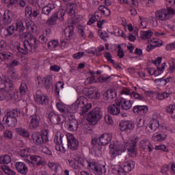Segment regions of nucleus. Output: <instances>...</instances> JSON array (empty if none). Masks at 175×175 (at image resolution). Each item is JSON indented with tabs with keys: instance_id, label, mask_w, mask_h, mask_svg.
Masks as SVG:
<instances>
[{
	"instance_id": "aec40b11",
	"label": "nucleus",
	"mask_w": 175,
	"mask_h": 175,
	"mask_svg": "<svg viewBox=\"0 0 175 175\" xmlns=\"http://www.w3.org/2000/svg\"><path fill=\"white\" fill-rule=\"evenodd\" d=\"M90 171L94 172L95 174L102 175L105 172V169L98 162L93 161V163L90 165Z\"/></svg>"
},
{
	"instance_id": "6e6552de",
	"label": "nucleus",
	"mask_w": 175,
	"mask_h": 175,
	"mask_svg": "<svg viewBox=\"0 0 175 175\" xmlns=\"http://www.w3.org/2000/svg\"><path fill=\"white\" fill-rule=\"evenodd\" d=\"M161 121V115L159 113H154L152 116V120L146 126L145 131L146 133H152L159 128V122Z\"/></svg>"
},
{
	"instance_id": "7ed1b4c3",
	"label": "nucleus",
	"mask_w": 175,
	"mask_h": 175,
	"mask_svg": "<svg viewBox=\"0 0 175 175\" xmlns=\"http://www.w3.org/2000/svg\"><path fill=\"white\" fill-rule=\"evenodd\" d=\"M111 134L104 133L100 136L99 138L94 137L92 139L90 147L94 151L98 150L99 146H107L111 142Z\"/></svg>"
},
{
	"instance_id": "8fccbe9b",
	"label": "nucleus",
	"mask_w": 175,
	"mask_h": 175,
	"mask_svg": "<svg viewBox=\"0 0 175 175\" xmlns=\"http://www.w3.org/2000/svg\"><path fill=\"white\" fill-rule=\"evenodd\" d=\"M40 150L42 152H43L44 154H46V155H52L53 154L51 152V150H50V149H49V148L46 146H41L40 147Z\"/></svg>"
},
{
	"instance_id": "2f4dec72",
	"label": "nucleus",
	"mask_w": 175,
	"mask_h": 175,
	"mask_svg": "<svg viewBox=\"0 0 175 175\" xmlns=\"http://www.w3.org/2000/svg\"><path fill=\"white\" fill-rule=\"evenodd\" d=\"M54 9H55V5L54 3H49L42 8V13L45 16H49L50 13H51V10H54Z\"/></svg>"
},
{
	"instance_id": "0e129e2a",
	"label": "nucleus",
	"mask_w": 175,
	"mask_h": 175,
	"mask_svg": "<svg viewBox=\"0 0 175 175\" xmlns=\"http://www.w3.org/2000/svg\"><path fill=\"white\" fill-rule=\"evenodd\" d=\"M26 27L29 31H33V22L32 21L26 22Z\"/></svg>"
},
{
	"instance_id": "338daca9",
	"label": "nucleus",
	"mask_w": 175,
	"mask_h": 175,
	"mask_svg": "<svg viewBox=\"0 0 175 175\" xmlns=\"http://www.w3.org/2000/svg\"><path fill=\"white\" fill-rule=\"evenodd\" d=\"M32 14V8L27 6L25 8V16L27 17H31Z\"/></svg>"
},
{
	"instance_id": "de8ad7c7",
	"label": "nucleus",
	"mask_w": 175,
	"mask_h": 175,
	"mask_svg": "<svg viewBox=\"0 0 175 175\" xmlns=\"http://www.w3.org/2000/svg\"><path fill=\"white\" fill-rule=\"evenodd\" d=\"M64 89V82H57L55 84V92H57V95H59V92L61 90Z\"/></svg>"
},
{
	"instance_id": "79ce46f5",
	"label": "nucleus",
	"mask_w": 175,
	"mask_h": 175,
	"mask_svg": "<svg viewBox=\"0 0 175 175\" xmlns=\"http://www.w3.org/2000/svg\"><path fill=\"white\" fill-rule=\"evenodd\" d=\"M1 170H3V172H4V173H5V174H8V175H16V172L12 170L9 167H8L7 165H3L1 167Z\"/></svg>"
},
{
	"instance_id": "49530a36",
	"label": "nucleus",
	"mask_w": 175,
	"mask_h": 175,
	"mask_svg": "<svg viewBox=\"0 0 175 175\" xmlns=\"http://www.w3.org/2000/svg\"><path fill=\"white\" fill-rule=\"evenodd\" d=\"M58 44H59V42H58V40H51L48 44L49 49H56V47H58Z\"/></svg>"
},
{
	"instance_id": "39448f33",
	"label": "nucleus",
	"mask_w": 175,
	"mask_h": 175,
	"mask_svg": "<svg viewBox=\"0 0 175 175\" xmlns=\"http://www.w3.org/2000/svg\"><path fill=\"white\" fill-rule=\"evenodd\" d=\"M103 117L102 108L97 107L94 108L88 115L87 120L92 125H96Z\"/></svg>"
},
{
	"instance_id": "774afa93",
	"label": "nucleus",
	"mask_w": 175,
	"mask_h": 175,
	"mask_svg": "<svg viewBox=\"0 0 175 175\" xmlns=\"http://www.w3.org/2000/svg\"><path fill=\"white\" fill-rule=\"evenodd\" d=\"M155 150H161V151H165V152H167V151H169V149H167L165 145L157 146H155Z\"/></svg>"
},
{
	"instance_id": "f257e3e1",
	"label": "nucleus",
	"mask_w": 175,
	"mask_h": 175,
	"mask_svg": "<svg viewBox=\"0 0 175 175\" xmlns=\"http://www.w3.org/2000/svg\"><path fill=\"white\" fill-rule=\"evenodd\" d=\"M92 107V104L88 103L87 98L84 96H80L77 98L75 103H74L71 109L73 111H80L79 114L85 117L86 116L87 111Z\"/></svg>"
},
{
	"instance_id": "c756f323",
	"label": "nucleus",
	"mask_w": 175,
	"mask_h": 175,
	"mask_svg": "<svg viewBox=\"0 0 175 175\" xmlns=\"http://www.w3.org/2000/svg\"><path fill=\"white\" fill-rule=\"evenodd\" d=\"M103 96L105 100H111L117 96V92L113 90H108L103 93Z\"/></svg>"
},
{
	"instance_id": "9b49d317",
	"label": "nucleus",
	"mask_w": 175,
	"mask_h": 175,
	"mask_svg": "<svg viewBox=\"0 0 175 175\" xmlns=\"http://www.w3.org/2000/svg\"><path fill=\"white\" fill-rule=\"evenodd\" d=\"M60 16V17L58 16ZM64 16H65V10H60L59 12H55L52 16L46 21L49 25H55L57 20L59 18L61 21H64Z\"/></svg>"
},
{
	"instance_id": "3c124183",
	"label": "nucleus",
	"mask_w": 175,
	"mask_h": 175,
	"mask_svg": "<svg viewBox=\"0 0 175 175\" xmlns=\"http://www.w3.org/2000/svg\"><path fill=\"white\" fill-rule=\"evenodd\" d=\"M105 122L106 124H108V125H113L114 124V122L113 121V118H111V116L107 114L105 116Z\"/></svg>"
},
{
	"instance_id": "2eb2a0df",
	"label": "nucleus",
	"mask_w": 175,
	"mask_h": 175,
	"mask_svg": "<svg viewBox=\"0 0 175 175\" xmlns=\"http://www.w3.org/2000/svg\"><path fill=\"white\" fill-rule=\"evenodd\" d=\"M68 146L70 150L76 151L79 148V140L72 133L67 134Z\"/></svg>"
},
{
	"instance_id": "09e8293b",
	"label": "nucleus",
	"mask_w": 175,
	"mask_h": 175,
	"mask_svg": "<svg viewBox=\"0 0 175 175\" xmlns=\"http://www.w3.org/2000/svg\"><path fill=\"white\" fill-rule=\"evenodd\" d=\"M54 142L55 146L62 144V135L61 134L59 135L58 134L55 135L54 137Z\"/></svg>"
},
{
	"instance_id": "69168bd1",
	"label": "nucleus",
	"mask_w": 175,
	"mask_h": 175,
	"mask_svg": "<svg viewBox=\"0 0 175 175\" xmlns=\"http://www.w3.org/2000/svg\"><path fill=\"white\" fill-rule=\"evenodd\" d=\"M85 54V53L84 52H78L73 55V58H75V59H80V58L84 57Z\"/></svg>"
},
{
	"instance_id": "f704fd0d",
	"label": "nucleus",
	"mask_w": 175,
	"mask_h": 175,
	"mask_svg": "<svg viewBox=\"0 0 175 175\" xmlns=\"http://www.w3.org/2000/svg\"><path fill=\"white\" fill-rule=\"evenodd\" d=\"M78 163H80L83 166V167H88V170H91V165L94 163V161H91L87 159H79L78 160Z\"/></svg>"
},
{
	"instance_id": "603ef678",
	"label": "nucleus",
	"mask_w": 175,
	"mask_h": 175,
	"mask_svg": "<svg viewBox=\"0 0 175 175\" xmlns=\"http://www.w3.org/2000/svg\"><path fill=\"white\" fill-rule=\"evenodd\" d=\"M39 39L40 43H42V44H44V43H47V42H49V36L43 33L42 35L40 36Z\"/></svg>"
},
{
	"instance_id": "6ab92c4d",
	"label": "nucleus",
	"mask_w": 175,
	"mask_h": 175,
	"mask_svg": "<svg viewBox=\"0 0 175 175\" xmlns=\"http://www.w3.org/2000/svg\"><path fill=\"white\" fill-rule=\"evenodd\" d=\"M133 111L135 114L140 116H146L148 113V106L147 105H135L133 108Z\"/></svg>"
},
{
	"instance_id": "13d9d810",
	"label": "nucleus",
	"mask_w": 175,
	"mask_h": 175,
	"mask_svg": "<svg viewBox=\"0 0 175 175\" xmlns=\"http://www.w3.org/2000/svg\"><path fill=\"white\" fill-rule=\"evenodd\" d=\"M79 163V162L77 161H69V165L70 166H71V167L72 169H75V170H77V169H79V165H77Z\"/></svg>"
},
{
	"instance_id": "cd10ccee",
	"label": "nucleus",
	"mask_w": 175,
	"mask_h": 175,
	"mask_svg": "<svg viewBox=\"0 0 175 175\" xmlns=\"http://www.w3.org/2000/svg\"><path fill=\"white\" fill-rule=\"evenodd\" d=\"M68 129L71 132H76L79 129V121L77 120L72 118L69 120L67 124Z\"/></svg>"
},
{
	"instance_id": "f03ea898",
	"label": "nucleus",
	"mask_w": 175,
	"mask_h": 175,
	"mask_svg": "<svg viewBox=\"0 0 175 175\" xmlns=\"http://www.w3.org/2000/svg\"><path fill=\"white\" fill-rule=\"evenodd\" d=\"M21 116V111L18 109H7L6 113L3 118V121H5L7 125L10 128H14L17 125V118L16 117H20Z\"/></svg>"
},
{
	"instance_id": "c9c22d12",
	"label": "nucleus",
	"mask_w": 175,
	"mask_h": 175,
	"mask_svg": "<svg viewBox=\"0 0 175 175\" xmlns=\"http://www.w3.org/2000/svg\"><path fill=\"white\" fill-rule=\"evenodd\" d=\"M42 81L46 90H49L51 87V84H53V79L50 76L44 77Z\"/></svg>"
},
{
	"instance_id": "7c9ffc66",
	"label": "nucleus",
	"mask_w": 175,
	"mask_h": 175,
	"mask_svg": "<svg viewBox=\"0 0 175 175\" xmlns=\"http://www.w3.org/2000/svg\"><path fill=\"white\" fill-rule=\"evenodd\" d=\"M76 8L77 5L73 3H68L66 6V12L71 17H75L76 14Z\"/></svg>"
},
{
	"instance_id": "ddd939ff",
	"label": "nucleus",
	"mask_w": 175,
	"mask_h": 175,
	"mask_svg": "<svg viewBox=\"0 0 175 175\" xmlns=\"http://www.w3.org/2000/svg\"><path fill=\"white\" fill-rule=\"evenodd\" d=\"M137 142H139V137H137V136L131 137V143H129L128 147V151L129 152V155L132 158H135L137 155L136 150V144H137Z\"/></svg>"
},
{
	"instance_id": "dca6fc26",
	"label": "nucleus",
	"mask_w": 175,
	"mask_h": 175,
	"mask_svg": "<svg viewBox=\"0 0 175 175\" xmlns=\"http://www.w3.org/2000/svg\"><path fill=\"white\" fill-rule=\"evenodd\" d=\"M39 125H40V116L37 114L31 116L29 122V128L31 130H35L39 128Z\"/></svg>"
},
{
	"instance_id": "4468645a",
	"label": "nucleus",
	"mask_w": 175,
	"mask_h": 175,
	"mask_svg": "<svg viewBox=\"0 0 175 175\" xmlns=\"http://www.w3.org/2000/svg\"><path fill=\"white\" fill-rule=\"evenodd\" d=\"M120 129L122 132L130 133L131 131L135 129V124L131 120H122L119 124Z\"/></svg>"
},
{
	"instance_id": "393cba45",
	"label": "nucleus",
	"mask_w": 175,
	"mask_h": 175,
	"mask_svg": "<svg viewBox=\"0 0 175 175\" xmlns=\"http://www.w3.org/2000/svg\"><path fill=\"white\" fill-rule=\"evenodd\" d=\"M48 118L51 124H53L54 125H58L61 123V116L53 111L49 113Z\"/></svg>"
},
{
	"instance_id": "5fc2aeb1",
	"label": "nucleus",
	"mask_w": 175,
	"mask_h": 175,
	"mask_svg": "<svg viewBox=\"0 0 175 175\" xmlns=\"http://www.w3.org/2000/svg\"><path fill=\"white\" fill-rule=\"evenodd\" d=\"M8 35H13L16 32V28L13 25H10L7 29H5Z\"/></svg>"
},
{
	"instance_id": "ea45409f",
	"label": "nucleus",
	"mask_w": 175,
	"mask_h": 175,
	"mask_svg": "<svg viewBox=\"0 0 175 175\" xmlns=\"http://www.w3.org/2000/svg\"><path fill=\"white\" fill-rule=\"evenodd\" d=\"M165 66H166L165 62L162 64L161 67H157V70H153L152 75H154V76H159V75H161L163 72Z\"/></svg>"
},
{
	"instance_id": "680f3d73",
	"label": "nucleus",
	"mask_w": 175,
	"mask_h": 175,
	"mask_svg": "<svg viewBox=\"0 0 175 175\" xmlns=\"http://www.w3.org/2000/svg\"><path fill=\"white\" fill-rule=\"evenodd\" d=\"M18 65H20V62L16 59H13L12 62L8 65V68L12 69V68L18 66Z\"/></svg>"
},
{
	"instance_id": "412c9836",
	"label": "nucleus",
	"mask_w": 175,
	"mask_h": 175,
	"mask_svg": "<svg viewBox=\"0 0 175 175\" xmlns=\"http://www.w3.org/2000/svg\"><path fill=\"white\" fill-rule=\"evenodd\" d=\"M13 21V12L9 10L5 11L3 15V24L4 25H9Z\"/></svg>"
},
{
	"instance_id": "6e6d98bb",
	"label": "nucleus",
	"mask_w": 175,
	"mask_h": 175,
	"mask_svg": "<svg viewBox=\"0 0 175 175\" xmlns=\"http://www.w3.org/2000/svg\"><path fill=\"white\" fill-rule=\"evenodd\" d=\"M170 169V167L169 165L165 164L162 166L161 172L163 173V174H167V172H169V170Z\"/></svg>"
},
{
	"instance_id": "37998d69",
	"label": "nucleus",
	"mask_w": 175,
	"mask_h": 175,
	"mask_svg": "<svg viewBox=\"0 0 175 175\" xmlns=\"http://www.w3.org/2000/svg\"><path fill=\"white\" fill-rule=\"evenodd\" d=\"M166 110L167 113H169L171 115L172 118H175V105H170L168 107H167Z\"/></svg>"
},
{
	"instance_id": "72a5a7b5",
	"label": "nucleus",
	"mask_w": 175,
	"mask_h": 175,
	"mask_svg": "<svg viewBox=\"0 0 175 175\" xmlns=\"http://www.w3.org/2000/svg\"><path fill=\"white\" fill-rule=\"evenodd\" d=\"M16 31L19 33H23L25 31V27H24V21L23 19H17L15 22Z\"/></svg>"
},
{
	"instance_id": "b1692460",
	"label": "nucleus",
	"mask_w": 175,
	"mask_h": 175,
	"mask_svg": "<svg viewBox=\"0 0 175 175\" xmlns=\"http://www.w3.org/2000/svg\"><path fill=\"white\" fill-rule=\"evenodd\" d=\"M15 167L18 172L21 174L25 175L28 173V167L27 164L23 162H16L15 164Z\"/></svg>"
},
{
	"instance_id": "4be33fe9",
	"label": "nucleus",
	"mask_w": 175,
	"mask_h": 175,
	"mask_svg": "<svg viewBox=\"0 0 175 175\" xmlns=\"http://www.w3.org/2000/svg\"><path fill=\"white\" fill-rule=\"evenodd\" d=\"M122 94L124 95H129L130 98H134V99H137L138 100H144V96L136 93V92H132L131 90H129L127 88H123L122 90Z\"/></svg>"
},
{
	"instance_id": "0eeeda50",
	"label": "nucleus",
	"mask_w": 175,
	"mask_h": 175,
	"mask_svg": "<svg viewBox=\"0 0 175 175\" xmlns=\"http://www.w3.org/2000/svg\"><path fill=\"white\" fill-rule=\"evenodd\" d=\"M14 90V85L13 84V81H12L8 77L4 78V88H0V92L3 94L4 98H10L13 99V95L10 93L11 91Z\"/></svg>"
},
{
	"instance_id": "a211bd4d",
	"label": "nucleus",
	"mask_w": 175,
	"mask_h": 175,
	"mask_svg": "<svg viewBox=\"0 0 175 175\" xmlns=\"http://www.w3.org/2000/svg\"><path fill=\"white\" fill-rule=\"evenodd\" d=\"M116 100L123 110H129L132 107V101L131 100H127L124 97H119Z\"/></svg>"
},
{
	"instance_id": "bf43d9fd",
	"label": "nucleus",
	"mask_w": 175,
	"mask_h": 175,
	"mask_svg": "<svg viewBox=\"0 0 175 175\" xmlns=\"http://www.w3.org/2000/svg\"><path fill=\"white\" fill-rule=\"evenodd\" d=\"M169 93L164 92L163 94H159L157 96V98L159 99V100H163V99H165V98H169Z\"/></svg>"
},
{
	"instance_id": "9d476101",
	"label": "nucleus",
	"mask_w": 175,
	"mask_h": 175,
	"mask_svg": "<svg viewBox=\"0 0 175 175\" xmlns=\"http://www.w3.org/2000/svg\"><path fill=\"white\" fill-rule=\"evenodd\" d=\"M24 49L29 51V53H32V50H37L39 47V40L36 38L30 37L29 40H26L23 42Z\"/></svg>"
},
{
	"instance_id": "a878e982",
	"label": "nucleus",
	"mask_w": 175,
	"mask_h": 175,
	"mask_svg": "<svg viewBox=\"0 0 175 175\" xmlns=\"http://www.w3.org/2000/svg\"><path fill=\"white\" fill-rule=\"evenodd\" d=\"M109 148H115V150L120 154H122V152H125L126 148H125V145L121 144L120 142H111L109 145Z\"/></svg>"
},
{
	"instance_id": "c85d7f7f",
	"label": "nucleus",
	"mask_w": 175,
	"mask_h": 175,
	"mask_svg": "<svg viewBox=\"0 0 175 175\" xmlns=\"http://www.w3.org/2000/svg\"><path fill=\"white\" fill-rule=\"evenodd\" d=\"M139 147L142 148V150H148L149 152H151V151L154 150V146L151 145V142L148 139L142 140L139 143Z\"/></svg>"
},
{
	"instance_id": "58836bf2",
	"label": "nucleus",
	"mask_w": 175,
	"mask_h": 175,
	"mask_svg": "<svg viewBox=\"0 0 175 175\" xmlns=\"http://www.w3.org/2000/svg\"><path fill=\"white\" fill-rule=\"evenodd\" d=\"M6 59H13V53L0 52V61H6Z\"/></svg>"
},
{
	"instance_id": "4c0bfd02",
	"label": "nucleus",
	"mask_w": 175,
	"mask_h": 175,
	"mask_svg": "<svg viewBox=\"0 0 175 175\" xmlns=\"http://www.w3.org/2000/svg\"><path fill=\"white\" fill-rule=\"evenodd\" d=\"M12 161V159L10 158V156L9 154H4L0 156V163L8 165V163H10Z\"/></svg>"
},
{
	"instance_id": "a19ab883",
	"label": "nucleus",
	"mask_w": 175,
	"mask_h": 175,
	"mask_svg": "<svg viewBox=\"0 0 175 175\" xmlns=\"http://www.w3.org/2000/svg\"><path fill=\"white\" fill-rule=\"evenodd\" d=\"M152 35H154V33H152L151 30L143 31L141 35V38L144 40L148 39H148H150Z\"/></svg>"
},
{
	"instance_id": "c03bdc74",
	"label": "nucleus",
	"mask_w": 175,
	"mask_h": 175,
	"mask_svg": "<svg viewBox=\"0 0 175 175\" xmlns=\"http://www.w3.org/2000/svg\"><path fill=\"white\" fill-rule=\"evenodd\" d=\"M27 91H28L27 84H25V83H21L19 88V92L21 95H25Z\"/></svg>"
},
{
	"instance_id": "473e14b6",
	"label": "nucleus",
	"mask_w": 175,
	"mask_h": 175,
	"mask_svg": "<svg viewBox=\"0 0 175 175\" xmlns=\"http://www.w3.org/2000/svg\"><path fill=\"white\" fill-rule=\"evenodd\" d=\"M135 161L132 160L127 161L124 163L123 170H124V172L129 173V172L135 169Z\"/></svg>"
},
{
	"instance_id": "5701e85b",
	"label": "nucleus",
	"mask_w": 175,
	"mask_h": 175,
	"mask_svg": "<svg viewBox=\"0 0 175 175\" xmlns=\"http://www.w3.org/2000/svg\"><path fill=\"white\" fill-rule=\"evenodd\" d=\"M72 25H68L64 29V36L66 40H70L72 36H73V33H75V26H73L75 21H72Z\"/></svg>"
},
{
	"instance_id": "f8f14e48",
	"label": "nucleus",
	"mask_w": 175,
	"mask_h": 175,
	"mask_svg": "<svg viewBox=\"0 0 175 175\" xmlns=\"http://www.w3.org/2000/svg\"><path fill=\"white\" fill-rule=\"evenodd\" d=\"M35 102L38 105H41V106H47L50 102V98L46 95L42 94L40 91H38L34 96Z\"/></svg>"
},
{
	"instance_id": "a18cd8bd",
	"label": "nucleus",
	"mask_w": 175,
	"mask_h": 175,
	"mask_svg": "<svg viewBox=\"0 0 175 175\" xmlns=\"http://www.w3.org/2000/svg\"><path fill=\"white\" fill-rule=\"evenodd\" d=\"M88 94L90 99H98L99 98V93L97 91L90 90Z\"/></svg>"
},
{
	"instance_id": "423d86ee",
	"label": "nucleus",
	"mask_w": 175,
	"mask_h": 175,
	"mask_svg": "<svg viewBox=\"0 0 175 175\" xmlns=\"http://www.w3.org/2000/svg\"><path fill=\"white\" fill-rule=\"evenodd\" d=\"M21 157H27L28 163H31L33 166L36 165L37 166H40L42 165H44V161L38 155H28V152L25 149H22L20 152Z\"/></svg>"
},
{
	"instance_id": "1a4fd4ad",
	"label": "nucleus",
	"mask_w": 175,
	"mask_h": 175,
	"mask_svg": "<svg viewBox=\"0 0 175 175\" xmlns=\"http://www.w3.org/2000/svg\"><path fill=\"white\" fill-rule=\"evenodd\" d=\"M174 14L173 9L168 8L167 9L162 8L155 12V17L159 21H167L170 20L171 14Z\"/></svg>"
},
{
	"instance_id": "864d4df0",
	"label": "nucleus",
	"mask_w": 175,
	"mask_h": 175,
	"mask_svg": "<svg viewBox=\"0 0 175 175\" xmlns=\"http://www.w3.org/2000/svg\"><path fill=\"white\" fill-rule=\"evenodd\" d=\"M55 150L57 151H59V152H62V154H65L66 152V149L65 147H64V145L59 144V145H55Z\"/></svg>"
},
{
	"instance_id": "052dcab7",
	"label": "nucleus",
	"mask_w": 175,
	"mask_h": 175,
	"mask_svg": "<svg viewBox=\"0 0 175 175\" xmlns=\"http://www.w3.org/2000/svg\"><path fill=\"white\" fill-rule=\"evenodd\" d=\"M3 135L5 137H8V139H13V132L9 131V130H6L4 133Z\"/></svg>"
},
{
	"instance_id": "bb28decb",
	"label": "nucleus",
	"mask_w": 175,
	"mask_h": 175,
	"mask_svg": "<svg viewBox=\"0 0 175 175\" xmlns=\"http://www.w3.org/2000/svg\"><path fill=\"white\" fill-rule=\"evenodd\" d=\"M167 137V134L163 131H161L159 133H154L152 137V140L153 142H163L166 140Z\"/></svg>"
},
{
	"instance_id": "f3484780",
	"label": "nucleus",
	"mask_w": 175,
	"mask_h": 175,
	"mask_svg": "<svg viewBox=\"0 0 175 175\" xmlns=\"http://www.w3.org/2000/svg\"><path fill=\"white\" fill-rule=\"evenodd\" d=\"M115 103L108 106V112L109 114H112V116H118L121 113V107L117 98L115 100Z\"/></svg>"
},
{
	"instance_id": "4d7b16f0",
	"label": "nucleus",
	"mask_w": 175,
	"mask_h": 175,
	"mask_svg": "<svg viewBox=\"0 0 175 175\" xmlns=\"http://www.w3.org/2000/svg\"><path fill=\"white\" fill-rule=\"evenodd\" d=\"M105 57L106 59H107L108 62H111V64H114V60H113L111 58V53L110 52H107L105 53Z\"/></svg>"
},
{
	"instance_id": "20e7f679",
	"label": "nucleus",
	"mask_w": 175,
	"mask_h": 175,
	"mask_svg": "<svg viewBox=\"0 0 175 175\" xmlns=\"http://www.w3.org/2000/svg\"><path fill=\"white\" fill-rule=\"evenodd\" d=\"M31 139L36 146H43L49 143V130H43L41 134L39 132L32 133Z\"/></svg>"
},
{
	"instance_id": "e433bc0d",
	"label": "nucleus",
	"mask_w": 175,
	"mask_h": 175,
	"mask_svg": "<svg viewBox=\"0 0 175 175\" xmlns=\"http://www.w3.org/2000/svg\"><path fill=\"white\" fill-rule=\"evenodd\" d=\"M15 131L18 135L23 136V137H29V133L25 129H23L22 127H18V128H16Z\"/></svg>"
},
{
	"instance_id": "e2e57ef3",
	"label": "nucleus",
	"mask_w": 175,
	"mask_h": 175,
	"mask_svg": "<svg viewBox=\"0 0 175 175\" xmlns=\"http://www.w3.org/2000/svg\"><path fill=\"white\" fill-rule=\"evenodd\" d=\"M56 107H57V109H59L60 113H65V105H62L60 103H57Z\"/></svg>"
}]
</instances>
